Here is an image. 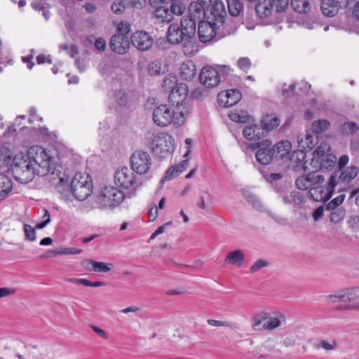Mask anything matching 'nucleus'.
I'll use <instances>...</instances> for the list:
<instances>
[{
  "mask_svg": "<svg viewBox=\"0 0 359 359\" xmlns=\"http://www.w3.org/2000/svg\"><path fill=\"white\" fill-rule=\"evenodd\" d=\"M289 0H259L256 11L261 18H267L275 8L277 12L284 11L288 6Z\"/></svg>",
  "mask_w": 359,
  "mask_h": 359,
  "instance_id": "f8f14e48",
  "label": "nucleus"
},
{
  "mask_svg": "<svg viewBox=\"0 0 359 359\" xmlns=\"http://www.w3.org/2000/svg\"><path fill=\"white\" fill-rule=\"evenodd\" d=\"M170 12H172V16L173 15H181L185 11V7L182 5L180 2H173L170 6Z\"/></svg>",
  "mask_w": 359,
  "mask_h": 359,
  "instance_id": "09e8293b",
  "label": "nucleus"
},
{
  "mask_svg": "<svg viewBox=\"0 0 359 359\" xmlns=\"http://www.w3.org/2000/svg\"><path fill=\"white\" fill-rule=\"evenodd\" d=\"M245 261V255L240 250H233L228 252L224 262L237 267H241Z\"/></svg>",
  "mask_w": 359,
  "mask_h": 359,
  "instance_id": "b1692460",
  "label": "nucleus"
},
{
  "mask_svg": "<svg viewBox=\"0 0 359 359\" xmlns=\"http://www.w3.org/2000/svg\"><path fill=\"white\" fill-rule=\"evenodd\" d=\"M70 187L75 198L83 201L93 193V181L88 173L79 172L72 180Z\"/></svg>",
  "mask_w": 359,
  "mask_h": 359,
  "instance_id": "6e6552de",
  "label": "nucleus"
},
{
  "mask_svg": "<svg viewBox=\"0 0 359 359\" xmlns=\"http://www.w3.org/2000/svg\"><path fill=\"white\" fill-rule=\"evenodd\" d=\"M208 325L215 327H231V323L226 321H221L217 320L209 319L208 320Z\"/></svg>",
  "mask_w": 359,
  "mask_h": 359,
  "instance_id": "13d9d810",
  "label": "nucleus"
},
{
  "mask_svg": "<svg viewBox=\"0 0 359 359\" xmlns=\"http://www.w3.org/2000/svg\"><path fill=\"white\" fill-rule=\"evenodd\" d=\"M326 301L330 304L346 302L344 289L326 297Z\"/></svg>",
  "mask_w": 359,
  "mask_h": 359,
  "instance_id": "c9c22d12",
  "label": "nucleus"
},
{
  "mask_svg": "<svg viewBox=\"0 0 359 359\" xmlns=\"http://www.w3.org/2000/svg\"><path fill=\"white\" fill-rule=\"evenodd\" d=\"M95 261L92 259H86L81 262V266L88 271H93L94 268V263Z\"/></svg>",
  "mask_w": 359,
  "mask_h": 359,
  "instance_id": "338daca9",
  "label": "nucleus"
},
{
  "mask_svg": "<svg viewBox=\"0 0 359 359\" xmlns=\"http://www.w3.org/2000/svg\"><path fill=\"white\" fill-rule=\"evenodd\" d=\"M347 3L348 0H322L321 11L327 17H333L338 13L340 8Z\"/></svg>",
  "mask_w": 359,
  "mask_h": 359,
  "instance_id": "6ab92c4d",
  "label": "nucleus"
},
{
  "mask_svg": "<svg viewBox=\"0 0 359 359\" xmlns=\"http://www.w3.org/2000/svg\"><path fill=\"white\" fill-rule=\"evenodd\" d=\"M229 116L234 122L245 123L248 120V115L243 111H231Z\"/></svg>",
  "mask_w": 359,
  "mask_h": 359,
  "instance_id": "e433bc0d",
  "label": "nucleus"
},
{
  "mask_svg": "<svg viewBox=\"0 0 359 359\" xmlns=\"http://www.w3.org/2000/svg\"><path fill=\"white\" fill-rule=\"evenodd\" d=\"M130 25L128 23H124L121 22L118 26V32L122 33L127 36V34L130 32Z\"/></svg>",
  "mask_w": 359,
  "mask_h": 359,
  "instance_id": "0e129e2a",
  "label": "nucleus"
},
{
  "mask_svg": "<svg viewBox=\"0 0 359 359\" xmlns=\"http://www.w3.org/2000/svg\"><path fill=\"white\" fill-rule=\"evenodd\" d=\"M358 168L354 165L348 166L343 170L339 177H337L339 182L348 184L352 181L358 174Z\"/></svg>",
  "mask_w": 359,
  "mask_h": 359,
  "instance_id": "bb28decb",
  "label": "nucleus"
},
{
  "mask_svg": "<svg viewBox=\"0 0 359 359\" xmlns=\"http://www.w3.org/2000/svg\"><path fill=\"white\" fill-rule=\"evenodd\" d=\"M131 169L137 174L146 173L151 165V158L148 153L142 150L135 151L130 157Z\"/></svg>",
  "mask_w": 359,
  "mask_h": 359,
  "instance_id": "4468645a",
  "label": "nucleus"
},
{
  "mask_svg": "<svg viewBox=\"0 0 359 359\" xmlns=\"http://www.w3.org/2000/svg\"><path fill=\"white\" fill-rule=\"evenodd\" d=\"M345 295L346 302H353L359 299V287L346 288Z\"/></svg>",
  "mask_w": 359,
  "mask_h": 359,
  "instance_id": "79ce46f5",
  "label": "nucleus"
},
{
  "mask_svg": "<svg viewBox=\"0 0 359 359\" xmlns=\"http://www.w3.org/2000/svg\"><path fill=\"white\" fill-rule=\"evenodd\" d=\"M111 50L118 55L126 53L130 48V41L128 36L122 33L113 35L109 41Z\"/></svg>",
  "mask_w": 359,
  "mask_h": 359,
  "instance_id": "f3484780",
  "label": "nucleus"
},
{
  "mask_svg": "<svg viewBox=\"0 0 359 359\" xmlns=\"http://www.w3.org/2000/svg\"><path fill=\"white\" fill-rule=\"evenodd\" d=\"M253 128H255V133L256 135H258L257 140L262 138V137L265 136L267 133V132L263 130L262 126V127H260L257 125H253Z\"/></svg>",
  "mask_w": 359,
  "mask_h": 359,
  "instance_id": "774afa93",
  "label": "nucleus"
},
{
  "mask_svg": "<svg viewBox=\"0 0 359 359\" xmlns=\"http://www.w3.org/2000/svg\"><path fill=\"white\" fill-rule=\"evenodd\" d=\"M210 14L212 17L211 22L215 25H217V27L224 26V29L226 30L228 34H231L236 30V25L229 27V25L231 22L229 19L226 20V11L224 5L222 1H215L210 9Z\"/></svg>",
  "mask_w": 359,
  "mask_h": 359,
  "instance_id": "9d476101",
  "label": "nucleus"
},
{
  "mask_svg": "<svg viewBox=\"0 0 359 359\" xmlns=\"http://www.w3.org/2000/svg\"><path fill=\"white\" fill-rule=\"evenodd\" d=\"M12 173L16 181L22 184L31 182L36 174V168L24 156H15L13 160Z\"/></svg>",
  "mask_w": 359,
  "mask_h": 359,
  "instance_id": "423d86ee",
  "label": "nucleus"
},
{
  "mask_svg": "<svg viewBox=\"0 0 359 359\" xmlns=\"http://www.w3.org/2000/svg\"><path fill=\"white\" fill-rule=\"evenodd\" d=\"M248 201L252 205V206L262 212H266L267 210L265 209L262 202L255 196H250Z\"/></svg>",
  "mask_w": 359,
  "mask_h": 359,
  "instance_id": "864d4df0",
  "label": "nucleus"
},
{
  "mask_svg": "<svg viewBox=\"0 0 359 359\" xmlns=\"http://www.w3.org/2000/svg\"><path fill=\"white\" fill-rule=\"evenodd\" d=\"M11 180L4 174H0V196H6L12 190Z\"/></svg>",
  "mask_w": 359,
  "mask_h": 359,
  "instance_id": "c756f323",
  "label": "nucleus"
},
{
  "mask_svg": "<svg viewBox=\"0 0 359 359\" xmlns=\"http://www.w3.org/2000/svg\"><path fill=\"white\" fill-rule=\"evenodd\" d=\"M31 6L36 11H43L47 8L46 4L44 1L40 0L34 1Z\"/></svg>",
  "mask_w": 359,
  "mask_h": 359,
  "instance_id": "680f3d73",
  "label": "nucleus"
},
{
  "mask_svg": "<svg viewBox=\"0 0 359 359\" xmlns=\"http://www.w3.org/2000/svg\"><path fill=\"white\" fill-rule=\"evenodd\" d=\"M127 196L118 187L111 185L102 187L96 196V207L100 209L114 210L121 204Z\"/></svg>",
  "mask_w": 359,
  "mask_h": 359,
  "instance_id": "7ed1b4c3",
  "label": "nucleus"
},
{
  "mask_svg": "<svg viewBox=\"0 0 359 359\" xmlns=\"http://www.w3.org/2000/svg\"><path fill=\"white\" fill-rule=\"evenodd\" d=\"M345 199V194H342L337 197L332 199L327 205L328 210H335L339 205H341Z\"/></svg>",
  "mask_w": 359,
  "mask_h": 359,
  "instance_id": "3c124183",
  "label": "nucleus"
},
{
  "mask_svg": "<svg viewBox=\"0 0 359 359\" xmlns=\"http://www.w3.org/2000/svg\"><path fill=\"white\" fill-rule=\"evenodd\" d=\"M229 13L233 17H237L240 15L243 6L240 0H226Z\"/></svg>",
  "mask_w": 359,
  "mask_h": 359,
  "instance_id": "2f4dec72",
  "label": "nucleus"
},
{
  "mask_svg": "<svg viewBox=\"0 0 359 359\" xmlns=\"http://www.w3.org/2000/svg\"><path fill=\"white\" fill-rule=\"evenodd\" d=\"M208 6L203 5V4H200L199 2H192L189 8V15L184 16L182 18H190L192 19L195 22V25H196V21L198 22H201V19L204 17L205 15V9Z\"/></svg>",
  "mask_w": 359,
  "mask_h": 359,
  "instance_id": "4be33fe9",
  "label": "nucleus"
},
{
  "mask_svg": "<svg viewBox=\"0 0 359 359\" xmlns=\"http://www.w3.org/2000/svg\"><path fill=\"white\" fill-rule=\"evenodd\" d=\"M251 147L252 149H257L256 159L262 165L269 164L275 157L272 142L267 140L251 144Z\"/></svg>",
  "mask_w": 359,
  "mask_h": 359,
  "instance_id": "ddd939ff",
  "label": "nucleus"
},
{
  "mask_svg": "<svg viewBox=\"0 0 359 359\" xmlns=\"http://www.w3.org/2000/svg\"><path fill=\"white\" fill-rule=\"evenodd\" d=\"M27 159L36 168V175L44 176L53 175L50 182L58 188L67 186L68 180L61 176L59 167L56 168L53 163V158L47 151L39 146H32L27 151Z\"/></svg>",
  "mask_w": 359,
  "mask_h": 359,
  "instance_id": "f257e3e1",
  "label": "nucleus"
},
{
  "mask_svg": "<svg viewBox=\"0 0 359 359\" xmlns=\"http://www.w3.org/2000/svg\"><path fill=\"white\" fill-rule=\"evenodd\" d=\"M310 177L309 175L306 176H301L298 177L295 182L297 187L299 189L306 190L311 189V184L310 182Z\"/></svg>",
  "mask_w": 359,
  "mask_h": 359,
  "instance_id": "4c0bfd02",
  "label": "nucleus"
},
{
  "mask_svg": "<svg viewBox=\"0 0 359 359\" xmlns=\"http://www.w3.org/2000/svg\"><path fill=\"white\" fill-rule=\"evenodd\" d=\"M95 47L98 51H104L106 48V41L103 38H98L95 41Z\"/></svg>",
  "mask_w": 359,
  "mask_h": 359,
  "instance_id": "e2e57ef3",
  "label": "nucleus"
},
{
  "mask_svg": "<svg viewBox=\"0 0 359 359\" xmlns=\"http://www.w3.org/2000/svg\"><path fill=\"white\" fill-rule=\"evenodd\" d=\"M280 118L275 114H267L261 120V124L263 126V130L267 133L278 127L280 125Z\"/></svg>",
  "mask_w": 359,
  "mask_h": 359,
  "instance_id": "393cba45",
  "label": "nucleus"
},
{
  "mask_svg": "<svg viewBox=\"0 0 359 359\" xmlns=\"http://www.w3.org/2000/svg\"><path fill=\"white\" fill-rule=\"evenodd\" d=\"M23 229L26 240L29 241H35L36 240V230L31 225L24 224Z\"/></svg>",
  "mask_w": 359,
  "mask_h": 359,
  "instance_id": "37998d69",
  "label": "nucleus"
},
{
  "mask_svg": "<svg viewBox=\"0 0 359 359\" xmlns=\"http://www.w3.org/2000/svg\"><path fill=\"white\" fill-rule=\"evenodd\" d=\"M269 265V263L264 259H258L257 260L253 265L250 267V271L252 273L257 272L261 269L266 267Z\"/></svg>",
  "mask_w": 359,
  "mask_h": 359,
  "instance_id": "4d7b16f0",
  "label": "nucleus"
},
{
  "mask_svg": "<svg viewBox=\"0 0 359 359\" xmlns=\"http://www.w3.org/2000/svg\"><path fill=\"white\" fill-rule=\"evenodd\" d=\"M273 150L274 151V156H280L283 158L285 155L288 154L291 150L292 146L289 141H280L277 144L272 145Z\"/></svg>",
  "mask_w": 359,
  "mask_h": 359,
  "instance_id": "cd10ccee",
  "label": "nucleus"
},
{
  "mask_svg": "<svg viewBox=\"0 0 359 359\" xmlns=\"http://www.w3.org/2000/svg\"><path fill=\"white\" fill-rule=\"evenodd\" d=\"M332 210L333 211L330 215V221L335 224L339 222L344 217V210L341 208H337Z\"/></svg>",
  "mask_w": 359,
  "mask_h": 359,
  "instance_id": "c03bdc74",
  "label": "nucleus"
},
{
  "mask_svg": "<svg viewBox=\"0 0 359 359\" xmlns=\"http://www.w3.org/2000/svg\"><path fill=\"white\" fill-rule=\"evenodd\" d=\"M308 175L309 177H311L309 180L312 186L309 191L311 197L315 201H326L330 199L337 184V174H332L327 187L318 186L325 181L323 175L316 172H312Z\"/></svg>",
  "mask_w": 359,
  "mask_h": 359,
  "instance_id": "20e7f679",
  "label": "nucleus"
},
{
  "mask_svg": "<svg viewBox=\"0 0 359 359\" xmlns=\"http://www.w3.org/2000/svg\"><path fill=\"white\" fill-rule=\"evenodd\" d=\"M291 5L294 10L299 13H306L311 9L309 0H291Z\"/></svg>",
  "mask_w": 359,
  "mask_h": 359,
  "instance_id": "7c9ffc66",
  "label": "nucleus"
},
{
  "mask_svg": "<svg viewBox=\"0 0 359 359\" xmlns=\"http://www.w3.org/2000/svg\"><path fill=\"white\" fill-rule=\"evenodd\" d=\"M241 93L237 89H230L222 91L218 94V101L224 107H231L238 103L241 99Z\"/></svg>",
  "mask_w": 359,
  "mask_h": 359,
  "instance_id": "412c9836",
  "label": "nucleus"
},
{
  "mask_svg": "<svg viewBox=\"0 0 359 359\" xmlns=\"http://www.w3.org/2000/svg\"><path fill=\"white\" fill-rule=\"evenodd\" d=\"M345 8L346 9L352 10L353 9V15L359 20V1H355L353 0L348 1V3L343 6L341 8Z\"/></svg>",
  "mask_w": 359,
  "mask_h": 359,
  "instance_id": "a18cd8bd",
  "label": "nucleus"
},
{
  "mask_svg": "<svg viewBox=\"0 0 359 359\" xmlns=\"http://www.w3.org/2000/svg\"><path fill=\"white\" fill-rule=\"evenodd\" d=\"M188 95V88L184 83H179L175 87V89L172 90L168 96L169 102L172 105H175L176 109H180L185 111V115L187 114V110L184 104Z\"/></svg>",
  "mask_w": 359,
  "mask_h": 359,
  "instance_id": "dca6fc26",
  "label": "nucleus"
},
{
  "mask_svg": "<svg viewBox=\"0 0 359 359\" xmlns=\"http://www.w3.org/2000/svg\"><path fill=\"white\" fill-rule=\"evenodd\" d=\"M358 130V125L354 122H346L341 126V131L346 134H353Z\"/></svg>",
  "mask_w": 359,
  "mask_h": 359,
  "instance_id": "49530a36",
  "label": "nucleus"
},
{
  "mask_svg": "<svg viewBox=\"0 0 359 359\" xmlns=\"http://www.w3.org/2000/svg\"><path fill=\"white\" fill-rule=\"evenodd\" d=\"M16 291V289L13 287H1L0 288V297L2 298L13 295L15 294Z\"/></svg>",
  "mask_w": 359,
  "mask_h": 359,
  "instance_id": "bf43d9fd",
  "label": "nucleus"
},
{
  "mask_svg": "<svg viewBox=\"0 0 359 359\" xmlns=\"http://www.w3.org/2000/svg\"><path fill=\"white\" fill-rule=\"evenodd\" d=\"M237 65L241 70L248 72L251 67V62L248 57H241L238 59Z\"/></svg>",
  "mask_w": 359,
  "mask_h": 359,
  "instance_id": "5fc2aeb1",
  "label": "nucleus"
},
{
  "mask_svg": "<svg viewBox=\"0 0 359 359\" xmlns=\"http://www.w3.org/2000/svg\"><path fill=\"white\" fill-rule=\"evenodd\" d=\"M330 151V147L327 143H321L315 150V154L320 158L325 156Z\"/></svg>",
  "mask_w": 359,
  "mask_h": 359,
  "instance_id": "8fccbe9b",
  "label": "nucleus"
},
{
  "mask_svg": "<svg viewBox=\"0 0 359 359\" xmlns=\"http://www.w3.org/2000/svg\"><path fill=\"white\" fill-rule=\"evenodd\" d=\"M262 328L266 330H273L282 325L286 324L285 316L280 312H273L271 313L261 312L257 313L253 319L252 326L254 330H260L262 323Z\"/></svg>",
  "mask_w": 359,
  "mask_h": 359,
  "instance_id": "0eeeda50",
  "label": "nucleus"
},
{
  "mask_svg": "<svg viewBox=\"0 0 359 359\" xmlns=\"http://www.w3.org/2000/svg\"><path fill=\"white\" fill-rule=\"evenodd\" d=\"M266 212L274 221H276L278 224H286V220L284 218H283L282 217H280L269 210H266Z\"/></svg>",
  "mask_w": 359,
  "mask_h": 359,
  "instance_id": "69168bd1",
  "label": "nucleus"
},
{
  "mask_svg": "<svg viewBox=\"0 0 359 359\" xmlns=\"http://www.w3.org/2000/svg\"><path fill=\"white\" fill-rule=\"evenodd\" d=\"M201 83L208 88L217 86L220 83V76L218 70L212 66H205L199 74Z\"/></svg>",
  "mask_w": 359,
  "mask_h": 359,
  "instance_id": "2eb2a0df",
  "label": "nucleus"
},
{
  "mask_svg": "<svg viewBox=\"0 0 359 359\" xmlns=\"http://www.w3.org/2000/svg\"><path fill=\"white\" fill-rule=\"evenodd\" d=\"M153 17L155 19L160 20L161 22H169L173 20L172 12L165 7H158L153 13Z\"/></svg>",
  "mask_w": 359,
  "mask_h": 359,
  "instance_id": "c85d7f7f",
  "label": "nucleus"
},
{
  "mask_svg": "<svg viewBox=\"0 0 359 359\" xmlns=\"http://www.w3.org/2000/svg\"><path fill=\"white\" fill-rule=\"evenodd\" d=\"M148 72L151 76H156L162 72V64L159 60L151 62L148 66Z\"/></svg>",
  "mask_w": 359,
  "mask_h": 359,
  "instance_id": "a19ab883",
  "label": "nucleus"
},
{
  "mask_svg": "<svg viewBox=\"0 0 359 359\" xmlns=\"http://www.w3.org/2000/svg\"><path fill=\"white\" fill-rule=\"evenodd\" d=\"M185 111L172 109L169 105L161 104L156 107L153 111V121L158 126L165 127L173 123L181 126L185 122Z\"/></svg>",
  "mask_w": 359,
  "mask_h": 359,
  "instance_id": "39448f33",
  "label": "nucleus"
},
{
  "mask_svg": "<svg viewBox=\"0 0 359 359\" xmlns=\"http://www.w3.org/2000/svg\"><path fill=\"white\" fill-rule=\"evenodd\" d=\"M243 136L250 140H257L258 135L255 133V128L252 126H248L243 130Z\"/></svg>",
  "mask_w": 359,
  "mask_h": 359,
  "instance_id": "603ef678",
  "label": "nucleus"
},
{
  "mask_svg": "<svg viewBox=\"0 0 359 359\" xmlns=\"http://www.w3.org/2000/svg\"><path fill=\"white\" fill-rule=\"evenodd\" d=\"M111 9L114 14H121L125 11V5L123 1H114L111 6Z\"/></svg>",
  "mask_w": 359,
  "mask_h": 359,
  "instance_id": "6e6d98bb",
  "label": "nucleus"
},
{
  "mask_svg": "<svg viewBox=\"0 0 359 359\" xmlns=\"http://www.w3.org/2000/svg\"><path fill=\"white\" fill-rule=\"evenodd\" d=\"M305 136V144L303 145L302 147L312 149L316 144V139L313 135L309 133H307Z\"/></svg>",
  "mask_w": 359,
  "mask_h": 359,
  "instance_id": "052dcab7",
  "label": "nucleus"
},
{
  "mask_svg": "<svg viewBox=\"0 0 359 359\" xmlns=\"http://www.w3.org/2000/svg\"><path fill=\"white\" fill-rule=\"evenodd\" d=\"M171 137L161 134L154 137L149 144V147L154 154L161 158H165L169 155L173 149Z\"/></svg>",
  "mask_w": 359,
  "mask_h": 359,
  "instance_id": "9b49d317",
  "label": "nucleus"
},
{
  "mask_svg": "<svg viewBox=\"0 0 359 359\" xmlns=\"http://www.w3.org/2000/svg\"><path fill=\"white\" fill-rule=\"evenodd\" d=\"M114 183L118 188L123 189H129L131 188L134 191L133 195L135 194V191L137 185L136 175L134 174V171L132 169L127 167L118 168L114 174Z\"/></svg>",
  "mask_w": 359,
  "mask_h": 359,
  "instance_id": "1a4fd4ad",
  "label": "nucleus"
},
{
  "mask_svg": "<svg viewBox=\"0 0 359 359\" xmlns=\"http://www.w3.org/2000/svg\"><path fill=\"white\" fill-rule=\"evenodd\" d=\"M131 43L139 50L150 49L154 43L152 37L144 31H137L130 37Z\"/></svg>",
  "mask_w": 359,
  "mask_h": 359,
  "instance_id": "a211bd4d",
  "label": "nucleus"
},
{
  "mask_svg": "<svg viewBox=\"0 0 359 359\" xmlns=\"http://www.w3.org/2000/svg\"><path fill=\"white\" fill-rule=\"evenodd\" d=\"M219 27L215 25L212 22L201 21L198 22V34L202 42H207L215 36V30Z\"/></svg>",
  "mask_w": 359,
  "mask_h": 359,
  "instance_id": "aec40b11",
  "label": "nucleus"
},
{
  "mask_svg": "<svg viewBox=\"0 0 359 359\" xmlns=\"http://www.w3.org/2000/svg\"><path fill=\"white\" fill-rule=\"evenodd\" d=\"M188 165V160H184L179 164L170 168L167 170L163 180H170L175 178L180 173L182 172L187 168Z\"/></svg>",
  "mask_w": 359,
  "mask_h": 359,
  "instance_id": "a878e982",
  "label": "nucleus"
},
{
  "mask_svg": "<svg viewBox=\"0 0 359 359\" xmlns=\"http://www.w3.org/2000/svg\"><path fill=\"white\" fill-rule=\"evenodd\" d=\"M114 100L117 104L125 106L128 101V95L124 90H120L114 93Z\"/></svg>",
  "mask_w": 359,
  "mask_h": 359,
  "instance_id": "58836bf2",
  "label": "nucleus"
},
{
  "mask_svg": "<svg viewBox=\"0 0 359 359\" xmlns=\"http://www.w3.org/2000/svg\"><path fill=\"white\" fill-rule=\"evenodd\" d=\"M330 127V122L325 119H320L313 123L311 130L316 135L326 131Z\"/></svg>",
  "mask_w": 359,
  "mask_h": 359,
  "instance_id": "473e14b6",
  "label": "nucleus"
},
{
  "mask_svg": "<svg viewBox=\"0 0 359 359\" xmlns=\"http://www.w3.org/2000/svg\"><path fill=\"white\" fill-rule=\"evenodd\" d=\"M112 265L102 262H95L94 263L93 270L95 272L105 273L111 270Z\"/></svg>",
  "mask_w": 359,
  "mask_h": 359,
  "instance_id": "de8ad7c7",
  "label": "nucleus"
},
{
  "mask_svg": "<svg viewBox=\"0 0 359 359\" xmlns=\"http://www.w3.org/2000/svg\"><path fill=\"white\" fill-rule=\"evenodd\" d=\"M178 84L176 76L170 75L165 77L162 83V88L165 91L170 93L172 90L175 89Z\"/></svg>",
  "mask_w": 359,
  "mask_h": 359,
  "instance_id": "72a5a7b5",
  "label": "nucleus"
},
{
  "mask_svg": "<svg viewBox=\"0 0 359 359\" xmlns=\"http://www.w3.org/2000/svg\"><path fill=\"white\" fill-rule=\"evenodd\" d=\"M195 22L190 18H182L180 25L172 23L168 29L167 38L172 44H182L185 55L192 56L197 51Z\"/></svg>",
  "mask_w": 359,
  "mask_h": 359,
  "instance_id": "f03ea898",
  "label": "nucleus"
},
{
  "mask_svg": "<svg viewBox=\"0 0 359 359\" xmlns=\"http://www.w3.org/2000/svg\"><path fill=\"white\" fill-rule=\"evenodd\" d=\"M337 346V344L335 341H332L331 342H328L325 340H321L318 342H316L314 344V347L316 349L323 348L326 351H332L334 350Z\"/></svg>",
  "mask_w": 359,
  "mask_h": 359,
  "instance_id": "ea45409f",
  "label": "nucleus"
},
{
  "mask_svg": "<svg viewBox=\"0 0 359 359\" xmlns=\"http://www.w3.org/2000/svg\"><path fill=\"white\" fill-rule=\"evenodd\" d=\"M337 163V157L332 154H327L320 158V168L329 169L333 168Z\"/></svg>",
  "mask_w": 359,
  "mask_h": 359,
  "instance_id": "f704fd0d",
  "label": "nucleus"
},
{
  "mask_svg": "<svg viewBox=\"0 0 359 359\" xmlns=\"http://www.w3.org/2000/svg\"><path fill=\"white\" fill-rule=\"evenodd\" d=\"M180 75L184 80H192L196 75V67L194 62L191 60L182 62L180 68Z\"/></svg>",
  "mask_w": 359,
  "mask_h": 359,
  "instance_id": "5701e85b",
  "label": "nucleus"
}]
</instances>
